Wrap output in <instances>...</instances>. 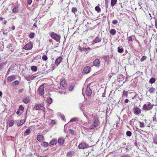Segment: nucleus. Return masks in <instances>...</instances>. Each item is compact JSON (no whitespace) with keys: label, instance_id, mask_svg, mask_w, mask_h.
I'll use <instances>...</instances> for the list:
<instances>
[{"label":"nucleus","instance_id":"nucleus-63","mask_svg":"<svg viewBox=\"0 0 157 157\" xmlns=\"http://www.w3.org/2000/svg\"><path fill=\"white\" fill-rule=\"evenodd\" d=\"M2 95V92L0 91V96H1Z\"/></svg>","mask_w":157,"mask_h":157},{"label":"nucleus","instance_id":"nucleus-18","mask_svg":"<svg viewBox=\"0 0 157 157\" xmlns=\"http://www.w3.org/2000/svg\"><path fill=\"white\" fill-rule=\"evenodd\" d=\"M36 77L33 75H29L26 76V79L28 81H30Z\"/></svg>","mask_w":157,"mask_h":157},{"label":"nucleus","instance_id":"nucleus-39","mask_svg":"<svg viewBox=\"0 0 157 157\" xmlns=\"http://www.w3.org/2000/svg\"><path fill=\"white\" fill-rule=\"evenodd\" d=\"M30 128H28L27 129L25 132V133L26 135H29L30 133Z\"/></svg>","mask_w":157,"mask_h":157},{"label":"nucleus","instance_id":"nucleus-27","mask_svg":"<svg viewBox=\"0 0 157 157\" xmlns=\"http://www.w3.org/2000/svg\"><path fill=\"white\" fill-rule=\"evenodd\" d=\"M110 33L112 35H114L116 33V30L114 29H112L110 31Z\"/></svg>","mask_w":157,"mask_h":157},{"label":"nucleus","instance_id":"nucleus-34","mask_svg":"<svg viewBox=\"0 0 157 157\" xmlns=\"http://www.w3.org/2000/svg\"><path fill=\"white\" fill-rule=\"evenodd\" d=\"M49 145V144L48 142H45L43 143L42 144V146L44 147H48Z\"/></svg>","mask_w":157,"mask_h":157},{"label":"nucleus","instance_id":"nucleus-12","mask_svg":"<svg viewBox=\"0 0 157 157\" xmlns=\"http://www.w3.org/2000/svg\"><path fill=\"white\" fill-rule=\"evenodd\" d=\"M101 38L99 36H97L93 41L92 44H94L95 43H99L101 42Z\"/></svg>","mask_w":157,"mask_h":157},{"label":"nucleus","instance_id":"nucleus-64","mask_svg":"<svg viewBox=\"0 0 157 157\" xmlns=\"http://www.w3.org/2000/svg\"><path fill=\"white\" fill-rule=\"evenodd\" d=\"M52 39H50L49 40V41L50 42H52Z\"/></svg>","mask_w":157,"mask_h":157},{"label":"nucleus","instance_id":"nucleus-26","mask_svg":"<svg viewBox=\"0 0 157 157\" xmlns=\"http://www.w3.org/2000/svg\"><path fill=\"white\" fill-rule=\"evenodd\" d=\"M117 2V0H111V6H114L116 4Z\"/></svg>","mask_w":157,"mask_h":157},{"label":"nucleus","instance_id":"nucleus-13","mask_svg":"<svg viewBox=\"0 0 157 157\" xmlns=\"http://www.w3.org/2000/svg\"><path fill=\"white\" fill-rule=\"evenodd\" d=\"M35 108L36 109H40L42 110H44L45 109L44 107L40 105H36L35 106Z\"/></svg>","mask_w":157,"mask_h":157},{"label":"nucleus","instance_id":"nucleus-43","mask_svg":"<svg viewBox=\"0 0 157 157\" xmlns=\"http://www.w3.org/2000/svg\"><path fill=\"white\" fill-rule=\"evenodd\" d=\"M74 88V87L72 85H71L68 86V90L69 91H72Z\"/></svg>","mask_w":157,"mask_h":157},{"label":"nucleus","instance_id":"nucleus-31","mask_svg":"<svg viewBox=\"0 0 157 157\" xmlns=\"http://www.w3.org/2000/svg\"><path fill=\"white\" fill-rule=\"evenodd\" d=\"M155 81V79L154 78H151L149 81V82L151 84H152Z\"/></svg>","mask_w":157,"mask_h":157},{"label":"nucleus","instance_id":"nucleus-62","mask_svg":"<svg viewBox=\"0 0 157 157\" xmlns=\"http://www.w3.org/2000/svg\"><path fill=\"white\" fill-rule=\"evenodd\" d=\"M9 70L6 73V75H8L9 74Z\"/></svg>","mask_w":157,"mask_h":157},{"label":"nucleus","instance_id":"nucleus-20","mask_svg":"<svg viewBox=\"0 0 157 157\" xmlns=\"http://www.w3.org/2000/svg\"><path fill=\"white\" fill-rule=\"evenodd\" d=\"M18 5H15L14 6L13 9V13H17L18 12Z\"/></svg>","mask_w":157,"mask_h":157},{"label":"nucleus","instance_id":"nucleus-42","mask_svg":"<svg viewBox=\"0 0 157 157\" xmlns=\"http://www.w3.org/2000/svg\"><path fill=\"white\" fill-rule=\"evenodd\" d=\"M19 83V82L18 80H16L14 81L13 83V84L14 85H18Z\"/></svg>","mask_w":157,"mask_h":157},{"label":"nucleus","instance_id":"nucleus-21","mask_svg":"<svg viewBox=\"0 0 157 157\" xmlns=\"http://www.w3.org/2000/svg\"><path fill=\"white\" fill-rule=\"evenodd\" d=\"M83 51L85 52L86 54H87L91 50L90 48L88 47L87 48H83Z\"/></svg>","mask_w":157,"mask_h":157},{"label":"nucleus","instance_id":"nucleus-6","mask_svg":"<svg viewBox=\"0 0 157 157\" xmlns=\"http://www.w3.org/2000/svg\"><path fill=\"white\" fill-rule=\"evenodd\" d=\"M38 91L39 94L41 95L44 94V85L42 84L41 85L38 90Z\"/></svg>","mask_w":157,"mask_h":157},{"label":"nucleus","instance_id":"nucleus-37","mask_svg":"<svg viewBox=\"0 0 157 157\" xmlns=\"http://www.w3.org/2000/svg\"><path fill=\"white\" fill-rule=\"evenodd\" d=\"M31 69L32 71L36 72L37 70V68L36 66H33L31 67Z\"/></svg>","mask_w":157,"mask_h":157},{"label":"nucleus","instance_id":"nucleus-61","mask_svg":"<svg viewBox=\"0 0 157 157\" xmlns=\"http://www.w3.org/2000/svg\"><path fill=\"white\" fill-rule=\"evenodd\" d=\"M128 157V155H124L122 156V157Z\"/></svg>","mask_w":157,"mask_h":157},{"label":"nucleus","instance_id":"nucleus-7","mask_svg":"<svg viewBox=\"0 0 157 157\" xmlns=\"http://www.w3.org/2000/svg\"><path fill=\"white\" fill-rule=\"evenodd\" d=\"M134 113L136 115H138L141 112V110L137 106H135L133 109Z\"/></svg>","mask_w":157,"mask_h":157},{"label":"nucleus","instance_id":"nucleus-2","mask_svg":"<svg viewBox=\"0 0 157 157\" xmlns=\"http://www.w3.org/2000/svg\"><path fill=\"white\" fill-rule=\"evenodd\" d=\"M50 36L56 41L59 42L60 40L61 37L59 35H58L54 32H52L50 33Z\"/></svg>","mask_w":157,"mask_h":157},{"label":"nucleus","instance_id":"nucleus-10","mask_svg":"<svg viewBox=\"0 0 157 157\" xmlns=\"http://www.w3.org/2000/svg\"><path fill=\"white\" fill-rule=\"evenodd\" d=\"M91 69V68L90 66H86L84 67L83 72L85 74H88L90 72Z\"/></svg>","mask_w":157,"mask_h":157},{"label":"nucleus","instance_id":"nucleus-29","mask_svg":"<svg viewBox=\"0 0 157 157\" xmlns=\"http://www.w3.org/2000/svg\"><path fill=\"white\" fill-rule=\"evenodd\" d=\"M155 89L153 87H151L148 90V91L150 92L151 94H152L155 92Z\"/></svg>","mask_w":157,"mask_h":157},{"label":"nucleus","instance_id":"nucleus-22","mask_svg":"<svg viewBox=\"0 0 157 157\" xmlns=\"http://www.w3.org/2000/svg\"><path fill=\"white\" fill-rule=\"evenodd\" d=\"M14 123V121L13 120H11L8 121V125L9 127L12 126Z\"/></svg>","mask_w":157,"mask_h":157},{"label":"nucleus","instance_id":"nucleus-54","mask_svg":"<svg viewBox=\"0 0 157 157\" xmlns=\"http://www.w3.org/2000/svg\"><path fill=\"white\" fill-rule=\"evenodd\" d=\"M7 21H4L2 23V25H6L7 23Z\"/></svg>","mask_w":157,"mask_h":157},{"label":"nucleus","instance_id":"nucleus-32","mask_svg":"<svg viewBox=\"0 0 157 157\" xmlns=\"http://www.w3.org/2000/svg\"><path fill=\"white\" fill-rule=\"evenodd\" d=\"M35 33L33 32H31L29 35V36L31 39H33L34 38L35 35Z\"/></svg>","mask_w":157,"mask_h":157},{"label":"nucleus","instance_id":"nucleus-30","mask_svg":"<svg viewBox=\"0 0 157 157\" xmlns=\"http://www.w3.org/2000/svg\"><path fill=\"white\" fill-rule=\"evenodd\" d=\"M128 91H125V90H124L123 91V93L122 94V97H125L128 96Z\"/></svg>","mask_w":157,"mask_h":157},{"label":"nucleus","instance_id":"nucleus-1","mask_svg":"<svg viewBox=\"0 0 157 157\" xmlns=\"http://www.w3.org/2000/svg\"><path fill=\"white\" fill-rule=\"evenodd\" d=\"M93 117V124L90 125L89 127V128L91 129H93L97 127L99 123V120L97 117V116H94Z\"/></svg>","mask_w":157,"mask_h":157},{"label":"nucleus","instance_id":"nucleus-45","mask_svg":"<svg viewBox=\"0 0 157 157\" xmlns=\"http://www.w3.org/2000/svg\"><path fill=\"white\" fill-rule=\"evenodd\" d=\"M126 135L130 137L132 135V132L130 131H128L126 132Z\"/></svg>","mask_w":157,"mask_h":157},{"label":"nucleus","instance_id":"nucleus-9","mask_svg":"<svg viewBox=\"0 0 157 157\" xmlns=\"http://www.w3.org/2000/svg\"><path fill=\"white\" fill-rule=\"evenodd\" d=\"M63 58L61 56L59 57L56 59L54 63L55 64L58 66L61 62Z\"/></svg>","mask_w":157,"mask_h":157},{"label":"nucleus","instance_id":"nucleus-57","mask_svg":"<svg viewBox=\"0 0 157 157\" xmlns=\"http://www.w3.org/2000/svg\"><path fill=\"white\" fill-rule=\"evenodd\" d=\"M155 27H156V29H157V21H155Z\"/></svg>","mask_w":157,"mask_h":157},{"label":"nucleus","instance_id":"nucleus-25","mask_svg":"<svg viewBox=\"0 0 157 157\" xmlns=\"http://www.w3.org/2000/svg\"><path fill=\"white\" fill-rule=\"evenodd\" d=\"M74 154L73 151H68L67 154V156L68 157H71Z\"/></svg>","mask_w":157,"mask_h":157},{"label":"nucleus","instance_id":"nucleus-15","mask_svg":"<svg viewBox=\"0 0 157 157\" xmlns=\"http://www.w3.org/2000/svg\"><path fill=\"white\" fill-rule=\"evenodd\" d=\"M15 78L16 77L15 75H12L8 77L7 78V81L11 82L13 81Z\"/></svg>","mask_w":157,"mask_h":157},{"label":"nucleus","instance_id":"nucleus-11","mask_svg":"<svg viewBox=\"0 0 157 157\" xmlns=\"http://www.w3.org/2000/svg\"><path fill=\"white\" fill-rule=\"evenodd\" d=\"M85 93L86 95L89 96L92 94L91 90L89 87H87L85 90Z\"/></svg>","mask_w":157,"mask_h":157},{"label":"nucleus","instance_id":"nucleus-47","mask_svg":"<svg viewBox=\"0 0 157 157\" xmlns=\"http://www.w3.org/2000/svg\"><path fill=\"white\" fill-rule=\"evenodd\" d=\"M24 109V108L22 105H20L19 107V110L23 111Z\"/></svg>","mask_w":157,"mask_h":157},{"label":"nucleus","instance_id":"nucleus-36","mask_svg":"<svg viewBox=\"0 0 157 157\" xmlns=\"http://www.w3.org/2000/svg\"><path fill=\"white\" fill-rule=\"evenodd\" d=\"M95 10L98 13L100 12L101 11V9L99 6H96L95 7Z\"/></svg>","mask_w":157,"mask_h":157},{"label":"nucleus","instance_id":"nucleus-53","mask_svg":"<svg viewBox=\"0 0 157 157\" xmlns=\"http://www.w3.org/2000/svg\"><path fill=\"white\" fill-rule=\"evenodd\" d=\"M79 50L80 51V52H83V49H82V48L80 46H79Z\"/></svg>","mask_w":157,"mask_h":157},{"label":"nucleus","instance_id":"nucleus-33","mask_svg":"<svg viewBox=\"0 0 157 157\" xmlns=\"http://www.w3.org/2000/svg\"><path fill=\"white\" fill-rule=\"evenodd\" d=\"M47 102L49 104H51L52 102V99L51 98H48L47 99Z\"/></svg>","mask_w":157,"mask_h":157},{"label":"nucleus","instance_id":"nucleus-49","mask_svg":"<svg viewBox=\"0 0 157 157\" xmlns=\"http://www.w3.org/2000/svg\"><path fill=\"white\" fill-rule=\"evenodd\" d=\"M112 23L113 24L116 25L118 21L117 20H113L112 21Z\"/></svg>","mask_w":157,"mask_h":157},{"label":"nucleus","instance_id":"nucleus-46","mask_svg":"<svg viewBox=\"0 0 157 157\" xmlns=\"http://www.w3.org/2000/svg\"><path fill=\"white\" fill-rule=\"evenodd\" d=\"M127 39L128 41H131L132 40V36H130L127 37Z\"/></svg>","mask_w":157,"mask_h":157},{"label":"nucleus","instance_id":"nucleus-19","mask_svg":"<svg viewBox=\"0 0 157 157\" xmlns=\"http://www.w3.org/2000/svg\"><path fill=\"white\" fill-rule=\"evenodd\" d=\"M25 122V121L24 120H20L19 121H18V122H17V125L19 126H21Z\"/></svg>","mask_w":157,"mask_h":157},{"label":"nucleus","instance_id":"nucleus-38","mask_svg":"<svg viewBox=\"0 0 157 157\" xmlns=\"http://www.w3.org/2000/svg\"><path fill=\"white\" fill-rule=\"evenodd\" d=\"M77 9L75 8V7H73L72 8V10H71V12L74 13H75L77 12Z\"/></svg>","mask_w":157,"mask_h":157},{"label":"nucleus","instance_id":"nucleus-56","mask_svg":"<svg viewBox=\"0 0 157 157\" xmlns=\"http://www.w3.org/2000/svg\"><path fill=\"white\" fill-rule=\"evenodd\" d=\"M128 99H126L124 100V102L125 103H127L128 102Z\"/></svg>","mask_w":157,"mask_h":157},{"label":"nucleus","instance_id":"nucleus-35","mask_svg":"<svg viewBox=\"0 0 157 157\" xmlns=\"http://www.w3.org/2000/svg\"><path fill=\"white\" fill-rule=\"evenodd\" d=\"M78 117H74L73 118H72L70 120V122L76 121H78Z\"/></svg>","mask_w":157,"mask_h":157},{"label":"nucleus","instance_id":"nucleus-60","mask_svg":"<svg viewBox=\"0 0 157 157\" xmlns=\"http://www.w3.org/2000/svg\"><path fill=\"white\" fill-rule=\"evenodd\" d=\"M4 19V18L2 17H0V21H2L3 19Z\"/></svg>","mask_w":157,"mask_h":157},{"label":"nucleus","instance_id":"nucleus-51","mask_svg":"<svg viewBox=\"0 0 157 157\" xmlns=\"http://www.w3.org/2000/svg\"><path fill=\"white\" fill-rule=\"evenodd\" d=\"M51 123L52 124H55L56 123V122L54 120H52L51 121Z\"/></svg>","mask_w":157,"mask_h":157},{"label":"nucleus","instance_id":"nucleus-48","mask_svg":"<svg viewBox=\"0 0 157 157\" xmlns=\"http://www.w3.org/2000/svg\"><path fill=\"white\" fill-rule=\"evenodd\" d=\"M140 127L144 128V124L143 122H140Z\"/></svg>","mask_w":157,"mask_h":157},{"label":"nucleus","instance_id":"nucleus-8","mask_svg":"<svg viewBox=\"0 0 157 157\" xmlns=\"http://www.w3.org/2000/svg\"><path fill=\"white\" fill-rule=\"evenodd\" d=\"M86 113L84 115L87 119H88L89 117H93V114H92L90 110H88Z\"/></svg>","mask_w":157,"mask_h":157},{"label":"nucleus","instance_id":"nucleus-44","mask_svg":"<svg viewBox=\"0 0 157 157\" xmlns=\"http://www.w3.org/2000/svg\"><path fill=\"white\" fill-rule=\"evenodd\" d=\"M146 57L144 56H143L141 58V59H140V61L141 62H143V61H144V60H145L146 59Z\"/></svg>","mask_w":157,"mask_h":157},{"label":"nucleus","instance_id":"nucleus-5","mask_svg":"<svg viewBox=\"0 0 157 157\" xmlns=\"http://www.w3.org/2000/svg\"><path fill=\"white\" fill-rule=\"evenodd\" d=\"M89 147L88 145L84 142H82L80 143L78 146L79 149H84L88 148Z\"/></svg>","mask_w":157,"mask_h":157},{"label":"nucleus","instance_id":"nucleus-28","mask_svg":"<svg viewBox=\"0 0 157 157\" xmlns=\"http://www.w3.org/2000/svg\"><path fill=\"white\" fill-rule=\"evenodd\" d=\"M66 83V81L65 79H62L60 82L61 85H62L63 87H64Z\"/></svg>","mask_w":157,"mask_h":157},{"label":"nucleus","instance_id":"nucleus-55","mask_svg":"<svg viewBox=\"0 0 157 157\" xmlns=\"http://www.w3.org/2000/svg\"><path fill=\"white\" fill-rule=\"evenodd\" d=\"M70 131L71 133L72 134H74V130L72 129H70Z\"/></svg>","mask_w":157,"mask_h":157},{"label":"nucleus","instance_id":"nucleus-14","mask_svg":"<svg viewBox=\"0 0 157 157\" xmlns=\"http://www.w3.org/2000/svg\"><path fill=\"white\" fill-rule=\"evenodd\" d=\"M93 64L94 66L98 67L100 66V62L99 59H96L94 61Z\"/></svg>","mask_w":157,"mask_h":157},{"label":"nucleus","instance_id":"nucleus-3","mask_svg":"<svg viewBox=\"0 0 157 157\" xmlns=\"http://www.w3.org/2000/svg\"><path fill=\"white\" fill-rule=\"evenodd\" d=\"M33 47V42L30 41L23 47V49L26 50H29L32 48Z\"/></svg>","mask_w":157,"mask_h":157},{"label":"nucleus","instance_id":"nucleus-52","mask_svg":"<svg viewBox=\"0 0 157 157\" xmlns=\"http://www.w3.org/2000/svg\"><path fill=\"white\" fill-rule=\"evenodd\" d=\"M27 2H28V4L29 5H30L31 4V3L32 2V0H28Z\"/></svg>","mask_w":157,"mask_h":157},{"label":"nucleus","instance_id":"nucleus-16","mask_svg":"<svg viewBox=\"0 0 157 157\" xmlns=\"http://www.w3.org/2000/svg\"><path fill=\"white\" fill-rule=\"evenodd\" d=\"M36 139L39 142H41L44 140V138L43 136L39 135L37 136Z\"/></svg>","mask_w":157,"mask_h":157},{"label":"nucleus","instance_id":"nucleus-4","mask_svg":"<svg viewBox=\"0 0 157 157\" xmlns=\"http://www.w3.org/2000/svg\"><path fill=\"white\" fill-rule=\"evenodd\" d=\"M153 107V105H151L150 102H148L147 105L145 104L143 106V109L144 110H149L151 109Z\"/></svg>","mask_w":157,"mask_h":157},{"label":"nucleus","instance_id":"nucleus-23","mask_svg":"<svg viewBox=\"0 0 157 157\" xmlns=\"http://www.w3.org/2000/svg\"><path fill=\"white\" fill-rule=\"evenodd\" d=\"M57 140L55 139H53L50 142V144L52 145H53L56 144L57 143Z\"/></svg>","mask_w":157,"mask_h":157},{"label":"nucleus","instance_id":"nucleus-24","mask_svg":"<svg viewBox=\"0 0 157 157\" xmlns=\"http://www.w3.org/2000/svg\"><path fill=\"white\" fill-rule=\"evenodd\" d=\"M22 101L25 104H27L29 102L30 99L29 97H26Z\"/></svg>","mask_w":157,"mask_h":157},{"label":"nucleus","instance_id":"nucleus-50","mask_svg":"<svg viewBox=\"0 0 157 157\" xmlns=\"http://www.w3.org/2000/svg\"><path fill=\"white\" fill-rule=\"evenodd\" d=\"M23 90H24L23 89H19L18 90V92L19 93H22Z\"/></svg>","mask_w":157,"mask_h":157},{"label":"nucleus","instance_id":"nucleus-40","mask_svg":"<svg viewBox=\"0 0 157 157\" xmlns=\"http://www.w3.org/2000/svg\"><path fill=\"white\" fill-rule=\"evenodd\" d=\"M117 49L119 53H122L124 51V49L123 48H120V47H118Z\"/></svg>","mask_w":157,"mask_h":157},{"label":"nucleus","instance_id":"nucleus-17","mask_svg":"<svg viewBox=\"0 0 157 157\" xmlns=\"http://www.w3.org/2000/svg\"><path fill=\"white\" fill-rule=\"evenodd\" d=\"M65 140L63 138H60L58 140V143L59 145H62L64 143Z\"/></svg>","mask_w":157,"mask_h":157},{"label":"nucleus","instance_id":"nucleus-59","mask_svg":"<svg viewBox=\"0 0 157 157\" xmlns=\"http://www.w3.org/2000/svg\"><path fill=\"white\" fill-rule=\"evenodd\" d=\"M19 110H17L16 112V114L17 115L19 114L20 113V112L19 111Z\"/></svg>","mask_w":157,"mask_h":157},{"label":"nucleus","instance_id":"nucleus-41","mask_svg":"<svg viewBox=\"0 0 157 157\" xmlns=\"http://www.w3.org/2000/svg\"><path fill=\"white\" fill-rule=\"evenodd\" d=\"M42 59L44 60H46L48 59V57L45 55L43 56L42 57Z\"/></svg>","mask_w":157,"mask_h":157},{"label":"nucleus","instance_id":"nucleus-58","mask_svg":"<svg viewBox=\"0 0 157 157\" xmlns=\"http://www.w3.org/2000/svg\"><path fill=\"white\" fill-rule=\"evenodd\" d=\"M15 26L14 25H13L12 27V29L13 30H14L15 29Z\"/></svg>","mask_w":157,"mask_h":157}]
</instances>
